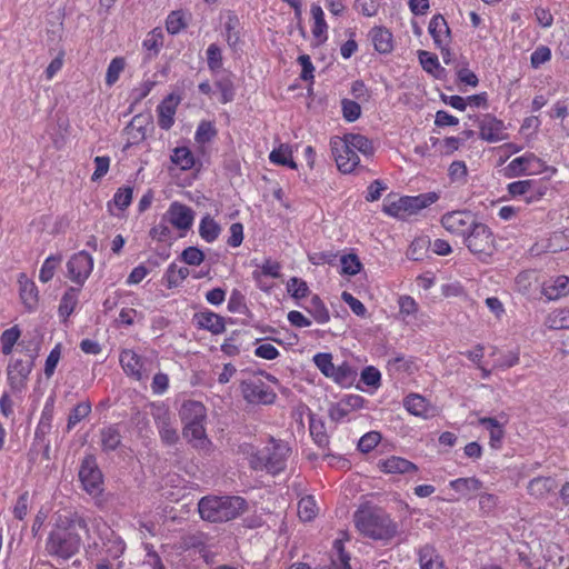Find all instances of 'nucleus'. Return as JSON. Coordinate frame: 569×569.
Wrapping results in <instances>:
<instances>
[{"label":"nucleus","mask_w":569,"mask_h":569,"mask_svg":"<svg viewBox=\"0 0 569 569\" xmlns=\"http://www.w3.org/2000/svg\"><path fill=\"white\" fill-rule=\"evenodd\" d=\"M330 146L338 169L342 173L352 172L359 164L360 159L353 148L348 144L346 134L342 138L335 137L331 139Z\"/></svg>","instance_id":"8"},{"label":"nucleus","mask_w":569,"mask_h":569,"mask_svg":"<svg viewBox=\"0 0 569 569\" xmlns=\"http://www.w3.org/2000/svg\"><path fill=\"white\" fill-rule=\"evenodd\" d=\"M436 192L422 193L416 197H401L383 206V211L392 217L405 219L407 216L418 213L421 209L429 207L438 200Z\"/></svg>","instance_id":"6"},{"label":"nucleus","mask_w":569,"mask_h":569,"mask_svg":"<svg viewBox=\"0 0 569 569\" xmlns=\"http://www.w3.org/2000/svg\"><path fill=\"white\" fill-rule=\"evenodd\" d=\"M179 102L180 97L171 93L158 106V124L161 129L169 130L172 127Z\"/></svg>","instance_id":"19"},{"label":"nucleus","mask_w":569,"mask_h":569,"mask_svg":"<svg viewBox=\"0 0 569 569\" xmlns=\"http://www.w3.org/2000/svg\"><path fill=\"white\" fill-rule=\"evenodd\" d=\"M547 325L550 329L560 330L569 328V310H558L550 313L547 318Z\"/></svg>","instance_id":"47"},{"label":"nucleus","mask_w":569,"mask_h":569,"mask_svg":"<svg viewBox=\"0 0 569 569\" xmlns=\"http://www.w3.org/2000/svg\"><path fill=\"white\" fill-rule=\"evenodd\" d=\"M20 333L21 332L18 326L7 329L2 332L0 340L3 355H9L12 352V348L20 338Z\"/></svg>","instance_id":"46"},{"label":"nucleus","mask_w":569,"mask_h":569,"mask_svg":"<svg viewBox=\"0 0 569 569\" xmlns=\"http://www.w3.org/2000/svg\"><path fill=\"white\" fill-rule=\"evenodd\" d=\"M91 412L89 401L78 403L70 412L68 418V429H71Z\"/></svg>","instance_id":"50"},{"label":"nucleus","mask_w":569,"mask_h":569,"mask_svg":"<svg viewBox=\"0 0 569 569\" xmlns=\"http://www.w3.org/2000/svg\"><path fill=\"white\" fill-rule=\"evenodd\" d=\"M159 432L162 441L167 445H174L178 439L177 430L171 426L168 415L164 412L162 417H159Z\"/></svg>","instance_id":"33"},{"label":"nucleus","mask_w":569,"mask_h":569,"mask_svg":"<svg viewBox=\"0 0 569 569\" xmlns=\"http://www.w3.org/2000/svg\"><path fill=\"white\" fill-rule=\"evenodd\" d=\"M182 436L190 442L198 441L199 446L204 445L207 441L203 422L186 423L182 430ZM194 446H198V443H194Z\"/></svg>","instance_id":"30"},{"label":"nucleus","mask_w":569,"mask_h":569,"mask_svg":"<svg viewBox=\"0 0 569 569\" xmlns=\"http://www.w3.org/2000/svg\"><path fill=\"white\" fill-rule=\"evenodd\" d=\"M189 269L187 267L178 268L176 263H171L166 272V281L169 289L178 287L189 276Z\"/></svg>","instance_id":"37"},{"label":"nucleus","mask_w":569,"mask_h":569,"mask_svg":"<svg viewBox=\"0 0 569 569\" xmlns=\"http://www.w3.org/2000/svg\"><path fill=\"white\" fill-rule=\"evenodd\" d=\"M476 216L469 210H456L447 212L441 218L442 227L452 236L462 240L477 224Z\"/></svg>","instance_id":"7"},{"label":"nucleus","mask_w":569,"mask_h":569,"mask_svg":"<svg viewBox=\"0 0 569 569\" xmlns=\"http://www.w3.org/2000/svg\"><path fill=\"white\" fill-rule=\"evenodd\" d=\"M180 417L183 423L203 422L206 419V408L199 401H186L180 410Z\"/></svg>","instance_id":"21"},{"label":"nucleus","mask_w":569,"mask_h":569,"mask_svg":"<svg viewBox=\"0 0 569 569\" xmlns=\"http://www.w3.org/2000/svg\"><path fill=\"white\" fill-rule=\"evenodd\" d=\"M61 260H62L61 254L48 257L46 259V261L43 262L41 270H40V274H39L40 281H42L43 283L50 281L53 278L54 270H56L57 266L61 262Z\"/></svg>","instance_id":"45"},{"label":"nucleus","mask_w":569,"mask_h":569,"mask_svg":"<svg viewBox=\"0 0 569 569\" xmlns=\"http://www.w3.org/2000/svg\"><path fill=\"white\" fill-rule=\"evenodd\" d=\"M67 268L69 278L81 286L92 271L93 259L88 252L82 250L71 257L67 263Z\"/></svg>","instance_id":"12"},{"label":"nucleus","mask_w":569,"mask_h":569,"mask_svg":"<svg viewBox=\"0 0 569 569\" xmlns=\"http://www.w3.org/2000/svg\"><path fill=\"white\" fill-rule=\"evenodd\" d=\"M317 505L311 496L300 499L298 502V516L302 521H311L317 516Z\"/></svg>","instance_id":"39"},{"label":"nucleus","mask_w":569,"mask_h":569,"mask_svg":"<svg viewBox=\"0 0 569 569\" xmlns=\"http://www.w3.org/2000/svg\"><path fill=\"white\" fill-rule=\"evenodd\" d=\"M406 409L413 416L426 417L428 412V401L418 393H410L405 398Z\"/></svg>","instance_id":"26"},{"label":"nucleus","mask_w":569,"mask_h":569,"mask_svg":"<svg viewBox=\"0 0 569 569\" xmlns=\"http://www.w3.org/2000/svg\"><path fill=\"white\" fill-rule=\"evenodd\" d=\"M430 247V239L420 237L415 239L408 248L407 257L413 261H420L425 258Z\"/></svg>","instance_id":"31"},{"label":"nucleus","mask_w":569,"mask_h":569,"mask_svg":"<svg viewBox=\"0 0 569 569\" xmlns=\"http://www.w3.org/2000/svg\"><path fill=\"white\" fill-rule=\"evenodd\" d=\"M450 487L463 495L470 491H478L482 487V482L477 478H459L450 482Z\"/></svg>","instance_id":"42"},{"label":"nucleus","mask_w":569,"mask_h":569,"mask_svg":"<svg viewBox=\"0 0 569 569\" xmlns=\"http://www.w3.org/2000/svg\"><path fill=\"white\" fill-rule=\"evenodd\" d=\"M419 562L421 569H446L443 561L437 555L436 549L429 545L420 548Z\"/></svg>","instance_id":"25"},{"label":"nucleus","mask_w":569,"mask_h":569,"mask_svg":"<svg viewBox=\"0 0 569 569\" xmlns=\"http://www.w3.org/2000/svg\"><path fill=\"white\" fill-rule=\"evenodd\" d=\"M342 116L348 122L358 120L361 116V107L358 102L350 99L341 100Z\"/></svg>","instance_id":"51"},{"label":"nucleus","mask_w":569,"mask_h":569,"mask_svg":"<svg viewBox=\"0 0 569 569\" xmlns=\"http://www.w3.org/2000/svg\"><path fill=\"white\" fill-rule=\"evenodd\" d=\"M36 355H31L29 360H16L8 367V380L12 389L21 390L24 388L27 379L33 367Z\"/></svg>","instance_id":"14"},{"label":"nucleus","mask_w":569,"mask_h":569,"mask_svg":"<svg viewBox=\"0 0 569 569\" xmlns=\"http://www.w3.org/2000/svg\"><path fill=\"white\" fill-rule=\"evenodd\" d=\"M79 479L83 489L91 496L102 492V473L98 468L94 457L88 456L82 460L79 470Z\"/></svg>","instance_id":"9"},{"label":"nucleus","mask_w":569,"mask_h":569,"mask_svg":"<svg viewBox=\"0 0 569 569\" xmlns=\"http://www.w3.org/2000/svg\"><path fill=\"white\" fill-rule=\"evenodd\" d=\"M557 488V481L552 477H537L528 485L529 495L541 499Z\"/></svg>","instance_id":"23"},{"label":"nucleus","mask_w":569,"mask_h":569,"mask_svg":"<svg viewBox=\"0 0 569 569\" xmlns=\"http://www.w3.org/2000/svg\"><path fill=\"white\" fill-rule=\"evenodd\" d=\"M220 20L224 27V31H226L227 36H232V33L238 34L240 32L239 19L232 12L228 11V12L221 14Z\"/></svg>","instance_id":"59"},{"label":"nucleus","mask_w":569,"mask_h":569,"mask_svg":"<svg viewBox=\"0 0 569 569\" xmlns=\"http://www.w3.org/2000/svg\"><path fill=\"white\" fill-rule=\"evenodd\" d=\"M193 321L199 329L208 330L212 335H220L226 330L224 318L212 311L194 313Z\"/></svg>","instance_id":"18"},{"label":"nucleus","mask_w":569,"mask_h":569,"mask_svg":"<svg viewBox=\"0 0 569 569\" xmlns=\"http://www.w3.org/2000/svg\"><path fill=\"white\" fill-rule=\"evenodd\" d=\"M356 376L357 372L348 363H342L339 367L335 366L332 376H329V378H332L337 383L347 387L352 383Z\"/></svg>","instance_id":"34"},{"label":"nucleus","mask_w":569,"mask_h":569,"mask_svg":"<svg viewBox=\"0 0 569 569\" xmlns=\"http://www.w3.org/2000/svg\"><path fill=\"white\" fill-rule=\"evenodd\" d=\"M186 26L187 21L184 12L181 10L172 11L166 20L167 31L172 36L182 31L186 28Z\"/></svg>","instance_id":"41"},{"label":"nucleus","mask_w":569,"mask_h":569,"mask_svg":"<svg viewBox=\"0 0 569 569\" xmlns=\"http://www.w3.org/2000/svg\"><path fill=\"white\" fill-rule=\"evenodd\" d=\"M217 134V130L209 121H202L196 131V140L200 143L209 142Z\"/></svg>","instance_id":"57"},{"label":"nucleus","mask_w":569,"mask_h":569,"mask_svg":"<svg viewBox=\"0 0 569 569\" xmlns=\"http://www.w3.org/2000/svg\"><path fill=\"white\" fill-rule=\"evenodd\" d=\"M335 549L338 553V560L332 559L329 565L321 566L316 569H351L349 563L350 557L345 552L342 542L340 540L335 541Z\"/></svg>","instance_id":"35"},{"label":"nucleus","mask_w":569,"mask_h":569,"mask_svg":"<svg viewBox=\"0 0 569 569\" xmlns=\"http://www.w3.org/2000/svg\"><path fill=\"white\" fill-rule=\"evenodd\" d=\"M313 361H315L316 366L318 367V369L326 377L332 376L335 365L332 362L331 353H326V352L317 353L313 357Z\"/></svg>","instance_id":"54"},{"label":"nucleus","mask_w":569,"mask_h":569,"mask_svg":"<svg viewBox=\"0 0 569 569\" xmlns=\"http://www.w3.org/2000/svg\"><path fill=\"white\" fill-rule=\"evenodd\" d=\"M181 260L190 266H199L204 260V253L197 247H188L181 253Z\"/></svg>","instance_id":"53"},{"label":"nucleus","mask_w":569,"mask_h":569,"mask_svg":"<svg viewBox=\"0 0 569 569\" xmlns=\"http://www.w3.org/2000/svg\"><path fill=\"white\" fill-rule=\"evenodd\" d=\"M133 189L131 187H121L113 197L114 204L120 209H127L132 201Z\"/></svg>","instance_id":"56"},{"label":"nucleus","mask_w":569,"mask_h":569,"mask_svg":"<svg viewBox=\"0 0 569 569\" xmlns=\"http://www.w3.org/2000/svg\"><path fill=\"white\" fill-rule=\"evenodd\" d=\"M347 142L350 144L355 152L359 151L363 156L371 157L375 153L372 141L367 137L359 133H347Z\"/></svg>","instance_id":"27"},{"label":"nucleus","mask_w":569,"mask_h":569,"mask_svg":"<svg viewBox=\"0 0 569 569\" xmlns=\"http://www.w3.org/2000/svg\"><path fill=\"white\" fill-rule=\"evenodd\" d=\"M379 467L386 473H409L418 471L417 465L397 456H392L386 460L380 461Z\"/></svg>","instance_id":"20"},{"label":"nucleus","mask_w":569,"mask_h":569,"mask_svg":"<svg viewBox=\"0 0 569 569\" xmlns=\"http://www.w3.org/2000/svg\"><path fill=\"white\" fill-rule=\"evenodd\" d=\"M228 310L231 312H241V313H247L249 311L248 307L244 303V297L240 291H238V290L232 291L230 299L228 301Z\"/></svg>","instance_id":"60"},{"label":"nucleus","mask_w":569,"mask_h":569,"mask_svg":"<svg viewBox=\"0 0 569 569\" xmlns=\"http://www.w3.org/2000/svg\"><path fill=\"white\" fill-rule=\"evenodd\" d=\"M162 220L169 222L176 229L186 232L192 227L194 211L179 201H173L162 216Z\"/></svg>","instance_id":"11"},{"label":"nucleus","mask_w":569,"mask_h":569,"mask_svg":"<svg viewBox=\"0 0 569 569\" xmlns=\"http://www.w3.org/2000/svg\"><path fill=\"white\" fill-rule=\"evenodd\" d=\"M124 67H126L124 58L117 57V58L112 59L107 69L106 84L109 87L114 84L118 81L119 76L123 71Z\"/></svg>","instance_id":"44"},{"label":"nucleus","mask_w":569,"mask_h":569,"mask_svg":"<svg viewBox=\"0 0 569 569\" xmlns=\"http://www.w3.org/2000/svg\"><path fill=\"white\" fill-rule=\"evenodd\" d=\"M341 299L350 307V309L360 317H363L367 312L365 305L355 298L351 293L343 291L341 293Z\"/></svg>","instance_id":"64"},{"label":"nucleus","mask_w":569,"mask_h":569,"mask_svg":"<svg viewBox=\"0 0 569 569\" xmlns=\"http://www.w3.org/2000/svg\"><path fill=\"white\" fill-rule=\"evenodd\" d=\"M381 439L382 436L379 431H369L358 441V449L363 453H368L378 446Z\"/></svg>","instance_id":"48"},{"label":"nucleus","mask_w":569,"mask_h":569,"mask_svg":"<svg viewBox=\"0 0 569 569\" xmlns=\"http://www.w3.org/2000/svg\"><path fill=\"white\" fill-rule=\"evenodd\" d=\"M96 170L91 176L92 181H99L109 170L110 158L107 156H98L94 158Z\"/></svg>","instance_id":"61"},{"label":"nucleus","mask_w":569,"mask_h":569,"mask_svg":"<svg viewBox=\"0 0 569 569\" xmlns=\"http://www.w3.org/2000/svg\"><path fill=\"white\" fill-rule=\"evenodd\" d=\"M307 310L318 323H327L330 320L329 311L318 296L311 298Z\"/></svg>","instance_id":"32"},{"label":"nucleus","mask_w":569,"mask_h":569,"mask_svg":"<svg viewBox=\"0 0 569 569\" xmlns=\"http://www.w3.org/2000/svg\"><path fill=\"white\" fill-rule=\"evenodd\" d=\"M551 58V51L548 47L541 46L537 48L530 58L532 68H539L542 63L549 61Z\"/></svg>","instance_id":"62"},{"label":"nucleus","mask_w":569,"mask_h":569,"mask_svg":"<svg viewBox=\"0 0 569 569\" xmlns=\"http://www.w3.org/2000/svg\"><path fill=\"white\" fill-rule=\"evenodd\" d=\"M100 437L101 446L104 451H113L121 445V435L114 426L102 429Z\"/></svg>","instance_id":"29"},{"label":"nucleus","mask_w":569,"mask_h":569,"mask_svg":"<svg viewBox=\"0 0 569 569\" xmlns=\"http://www.w3.org/2000/svg\"><path fill=\"white\" fill-rule=\"evenodd\" d=\"M462 241L468 250L482 262H487L497 250L493 232L487 224L479 221Z\"/></svg>","instance_id":"4"},{"label":"nucleus","mask_w":569,"mask_h":569,"mask_svg":"<svg viewBox=\"0 0 569 569\" xmlns=\"http://www.w3.org/2000/svg\"><path fill=\"white\" fill-rule=\"evenodd\" d=\"M287 290L296 299L305 298L309 292L307 282L297 277L289 279Z\"/></svg>","instance_id":"52"},{"label":"nucleus","mask_w":569,"mask_h":569,"mask_svg":"<svg viewBox=\"0 0 569 569\" xmlns=\"http://www.w3.org/2000/svg\"><path fill=\"white\" fill-rule=\"evenodd\" d=\"M419 62L422 69L433 76H437V71H442L443 69L440 67L438 57L435 53H431L426 50L418 51Z\"/></svg>","instance_id":"40"},{"label":"nucleus","mask_w":569,"mask_h":569,"mask_svg":"<svg viewBox=\"0 0 569 569\" xmlns=\"http://www.w3.org/2000/svg\"><path fill=\"white\" fill-rule=\"evenodd\" d=\"M168 223L169 222H164L163 220H161L160 223L153 226L150 231H149V236L159 241V242H167L168 240L171 239V234H172V231L171 229L168 227Z\"/></svg>","instance_id":"58"},{"label":"nucleus","mask_w":569,"mask_h":569,"mask_svg":"<svg viewBox=\"0 0 569 569\" xmlns=\"http://www.w3.org/2000/svg\"><path fill=\"white\" fill-rule=\"evenodd\" d=\"M356 528L373 540L388 541L398 532L397 523L379 507L363 505L353 515Z\"/></svg>","instance_id":"2"},{"label":"nucleus","mask_w":569,"mask_h":569,"mask_svg":"<svg viewBox=\"0 0 569 569\" xmlns=\"http://www.w3.org/2000/svg\"><path fill=\"white\" fill-rule=\"evenodd\" d=\"M240 388L246 401L253 405H271L277 397L273 390L260 379L242 381Z\"/></svg>","instance_id":"10"},{"label":"nucleus","mask_w":569,"mask_h":569,"mask_svg":"<svg viewBox=\"0 0 569 569\" xmlns=\"http://www.w3.org/2000/svg\"><path fill=\"white\" fill-rule=\"evenodd\" d=\"M340 262L342 274L356 276L362 268V263L356 253L343 254L340 258Z\"/></svg>","instance_id":"43"},{"label":"nucleus","mask_w":569,"mask_h":569,"mask_svg":"<svg viewBox=\"0 0 569 569\" xmlns=\"http://www.w3.org/2000/svg\"><path fill=\"white\" fill-rule=\"evenodd\" d=\"M171 160L182 170H189L194 166V157L187 147L176 148L173 150V154L171 156Z\"/></svg>","instance_id":"36"},{"label":"nucleus","mask_w":569,"mask_h":569,"mask_svg":"<svg viewBox=\"0 0 569 569\" xmlns=\"http://www.w3.org/2000/svg\"><path fill=\"white\" fill-rule=\"evenodd\" d=\"M311 16L313 20L312 36H322L327 31V23L325 21V13L320 6H311Z\"/></svg>","instance_id":"49"},{"label":"nucleus","mask_w":569,"mask_h":569,"mask_svg":"<svg viewBox=\"0 0 569 569\" xmlns=\"http://www.w3.org/2000/svg\"><path fill=\"white\" fill-rule=\"evenodd\" d=\"M365 399L358 395H348L329 409V417L332 421H340L349 413L363 407Z\"/></svg>","instance_id":"16"},{"label":"nucleus","mask_w":569,"mask_h":569,"mask_svg":"<svg viewBox=\"0 0 569 569\" xmlns=\"http://www.w3.org/2000/svg\"><path fill=\"white\" fill-rule=\"evenodd\" d=\"M247 502L238 496L204 497L198 503L200 517L210 522L232 520L246 511Z\"/></svg>","instance_id":"3"},{"label":"nucleus","mask_w":569,"mask_h":569,"mask_svg":"<svg viewBox=\"0 0 569 569\" xmlns=\"http://www.w3.org/2000/svg\"><path fill=\"white\" fill-rule=\"evenodd\" d=\"M20 297L28 310H33L38 305V289L33 281L29 280L24 274L19 279Z\"/></svg>","instance_id":"24"},{"label":"nucleus","mask_w":569,"mask_h":569,"mask_svg":"<svg viewBox=\"0 0 569 569\" xmlns=\"http://www.w3.org/2000/svg\"><path fill=\"white\" fill-rule=\"evenodd\" d=\"M480 138L488 142H497L507 139L506 127L501 120L486 114L479 124Z\"/></svg>","instance_id":"15"},{"label":"nucleus","mask_w":569,"mask_h":569,"mask_svg":"<svg viewBox=\"0 0 569 569\" xmlns=\"http://www.w3.org/2000/svg\"><path fill=\"white\" fill-rule=\"evenodd\" d=\"M119 361L124 372L136 380H141L146 376L144 360L133 350H122Z\"/></svg>","instance_id":"17"},{"label":"nucleus","mask_w":569,"mask_h":569,"mask_svg":"<svg viewBox=\"0 0 569 569\" xmlns=\"http://www.w3.org/2000/svg\"><path fill=\"white\" fill-rule=\"evenodd\" d=\"M220 226L209 216H204L199 226V234L207 242H213L220 233Z\"/></svg>","instance_id":"28"},{"label":"nucleus","mask_w":569,"mask_h":569,"mask_svg":"<svg viewBox=\"0 0 569 569\" xmlns=\"http://www.w3.org/2000/svg\"><path fill=\"white\" fill-rule=\"evenodd\" d=\"M547 190L546 186H540L535 180H520L508 184V192L512 197L525 196L527 203L539 201Z\"/></svg>","instance_id":"13"},{"label":"nucleus","mask_w":569,"mask_h":569,"mask_svg":"<svg viewBox=\"0 0 569 569\" xmlns=\"http://www.w3.org/2000/svg\"><path fill=\"white\" fill-rule=\"evenodd\" d=\"M569 278L559 276L552 280L546 281L542 286V293L549 300H556L569 292Z\"/></svg>","instance_id":"22"},{"label":"nucleus","mask_w":569,"mask_h":569,"mask_svg":"<svg viewBox=\"0 0 569 569\" xmlns=\"http://www.w3.org/2000/svg\"><path fill=\"white\" fill-rule=\"evenodd\" d=\"M272 448H268V453L261 456L259 452H252L250 467L254 470L266 469L272 475L281 472L286 467V460L290 453V448L286 442L270 439Z\"/></svg>","instance_id":"5"},{"label":"nucleus","mask_w":569,"mask_h":569,"mask_svg":"<svg viewBox=\"0 0 569 569\" xmlns=\"http://www.w3.org/2000/svg\"><path fill=\"white\" fill-rule=\"evenodd\" d=\"M430 36H450V29L447 24L446 19L438 14L435 16L429 22L428 27Z\"/></svg>","instance_id":"55"},{"label":"nucleus","mask_w":569,"mask_h":569,"mask_svg":"<svg viewBox=\"0 0 569 569\" xmlns=\"http://www.w3.org/2000/svg\"><path fill=\"white\" fill-rule=\"evenodd\" d=\"M355 8L363 16L372 17L377 13L379 3L377 0H356Z\"/></svg>","instance_id":"63"},{"label":"nucleus","mask_w":569,"mask_h":569,"mask_svg":"<svg viewBox=\"0 0 569 569\" xmlns=\"http://www.w3.org/2000/svg\"><path fill=\"white\" fill-rule=\"evenodd\" d=\"M78 289L69 288L61 298L59 306V313L63 318H68L74 310L78 298Z\"/></svg>","instance_id":"38"},{"label":"nucleus","mask_w":569,"mask_h":569,"mask_svg":"<svg viewBox=\"0 0 569 569\" xmlns=\"http://www.w3.org/2000/svg\"><path fill=\"white\" fill-rule=\"evenodd\" d=\"M54 516V529L49 533L46 550L52 557L68 560L79 552L83 536L89 535L88 523L72 508L61 509Z\"/></svg>","instance_id":"1"}]
</instances>
